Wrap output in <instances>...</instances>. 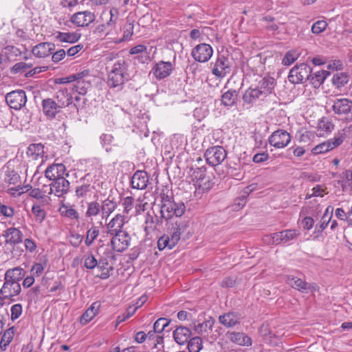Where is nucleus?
Returning <instances> with one entry per match:
<instances>
[{
    "mask_svg": "<svg viewBox=\"0 0 352 352\" xmlns=\"http://www.w3.org/2000/svg\"><path fill=\"white\" fill-rule=\"evenodd\" d=\"M327 27V23L324 21H318L314 23L311 27V31L314 34H318L322 32Z\"/></svg>",
    "mask_w": 352,
    "mask_h": 352,
    "instance_id": "052dcab7",
    "label": "nucleus"
},
{
    "mask_svg": "<svg viewBox=\"0 0 352 352\" xmlns=\"http://www.w3.org/2000/svg\"><path fill=\"white\" fill-rule=\"evenodd\" d=\"M100 204L97 201H92L87 203V208L85 212V217L92 219L93 217L101 213Z\"/></svg>",
    "mask_w": 352,
    "mask_h": 352,
    "instance_id": "ea45409f",
    "label": "nucleus"
},
{
    "mask_svg": "<svg viewBox=\"0 0 352 352\" xmlns=\"http://www.w3.org/2000/svg\"><path fill=\"white\" fill-rule=\"evenodd\" d=\"M157 248L160 251H162L165 248L171 250L174 248V246L172 243H170V236L164 234L158 239Z\"/></svg>",
    "mask_w": 352,
    "mask_h": 352,
    "instance_id": "6e6d98bb",
    "label": "nucleus"
},
{
    "mask_svg": "<svg viewBox=\"0 0 352 352\" xmlns=\"http://www.w3.org/2000/svg\"><path fill=\"white\" fill-rule=\"evenodd\" d=\"M133 23L127 21L123 27V36L118 40L116 39L115 42L119 43L130 40L133 34Z\"/></svg>",
    "mask_w": 352,
    "mask_h": 352,
    "instance_id": "49530a36",
    "label": "nucleus"
},
{
    "mask_svg": "<svg viewBox=\"0 0 352 352\" xmlns=\"http://www.w3.org/2000/svg\"><path fill=\"white\" fill-rule=\"evenodd\" d=\"M15 333V329L14 327H10L5 331L3 335L1 337L0 340V348L5 351L7 349V346L12 340L14 336Z\"/></svg>",
    "mask_w": 352,
    "mask_h": 352,
    "instance_id": "a19ab883",
    "label": "nucleus"
},
{
    "mask_svg": "<svg viewBox=\"0 0 352 352\" xmlns=\"http://www.w3.org/2000/svg\"><path fill=\"white\" fill-rule=\"evenodd\" d=\"M333 129V124L327 119H321L318 124V135L320 136L324 135V133H328Z\"/></svg>",
    "mask_w": 352,
    "mask_h": 352,
    "instance_id": "c03bdc74",
    "label": "nucleus"
},
{
    "mask_svg": "<svg viewBox=\"0 0 352 352\" xmlns=\"http://www.w3.org/2000/svg\"><path fill=\"white\" fill-rule=\"evenodd\" d=\"M211 72L218 78H223L231 71V63L224 55H218L214 62L210 63Z\"/></svg>",
    "mask_w": 352,
    "mask_h": 352,
    "instance_id": "423d86ee",
    "label": "nucleus"
},
{
    "mask_svg": "<svg viewBox=\"0 0 352 352\" xmlns=\"http://www.w3.org/2000/svg\"><path fill=\"white\" fill-rule=\"evenodd\" d=\"M113 12L114 10L113 9L110 10L109 19L106 23L98 25L96 32L100 35L109 36V38L116 40L114 36L117 34V18L115 17Z\"/></svg>",
    "mask_w": 352,
    "mask_h": 352,
    "instance_id": "9b49d317",
    "label": "nucleus"
},
{
    "mask_svg": "<svg viewBox=\"0 0 352 352\" xmlns=\"http://www.w3.org/2000/svg\"><path fill=\"white\" fill-rule=\"evenodd\" d=\"M84 265L87 269L93 270L98 265V260L91 254H87L84 257Z\"/></svg>",
    "mask_w": 352,
    "mask_h": 352,
    "instance_id": "4d7b16f0",
    "label": "nucleus"
},
{
    "mask_svg": "<svg viewBox=\"0 0 352 352\" xmlns=\"http://www.w3.org/2000/svg\"><path fill=\"white\" fill-rule=\"evenodd\" d=\"M131 186L138 190L145 189L148 184V176L144 170H137L131 177Z\"/></svg>",
    "mask_w": 352,
    "mask_h": 352,
    "instance_id": "5701e85b",
    "label": "nucleus"
},
{
    "mask_svg": "<svg viewBox=\"0 0 352 352\" xmlns=\"http://www.w3.org/2000/svg\"><path fill=\"white\" fill-rule=\"evenodd\" d=\"M213 54L212 47L206 43L196 45L191 52L193 58L200 63H206L210 59Z\"/></svg>",
    "mask_w": 352,
    "mask_h": 352,
    "instance_id": "4468645a",
    "label": "nucleus"
},
{
    "mask_svg": "<svg viewBox=\"0 0 352 352\" xmlns=\"http://www.w3.org/2000/svg\"><path fill=\"white\" fill-rule=\"evenodd\" d=\"M44 146L41 143H34L29 145L26 154L33 160L43 158L44 155Z\"/></svg>",
    "mask_w": 352,
    "mask_h": 352,
    "instance_id": "72a5a7b5",
    "label": "nucleus"
},
{
    "mask_svg": "<svg viewBox=\"0 0 352 352\" xmlns=\"http://www.w3.org/2000/svg\"><path fill=\"white\" fill-rule=\"evenodd\" d=\"M187 344L189 352H199L203 347L202 340L197 336L190 338Z\"/></svg>",
    "mask_w": 352,
    "mask_h": 352,
    "instance_id": "3c124183",
    "label": "nucleus"
},
{
    "mask_svg": "<svg viewBox=\"0 0 352 352\" xmlns=\"http://www.w3.org/2000/svg\"><path fill=\"white\" fill-rule=\"evenodd\" d=\"M111 236L110 243L113 250L122 252L129 246L131 237L127 232H121Z\"/></svg>",
    "mask_w": 352,
    "mask_h": 352,
    "instance_id": "ddd939ff",
    "label": "nucleus"
},
{
    "mask_svg": "<svg viewBox=\"0 0 352 352\" xmlns=\"http://www.w3.org/2000/svg\"><path fill=\"white\" fill-rule=\"evenodd\" d=\"M65 166L63 164H53L49 166L45 171V177L50 180L64 177Z\"/></svg>",
    "mask_w": 352,
    "mask_h": 352,
    "instance_id": "c85d7f7f",
    "label": "nucleus"
},
{
    "mask_svg": "<svg viewBox=\"0 0 352 352\" xmlns=\"http://www.w3.org/2000/svg\"><path fill=\"white\" fill-rule=\"evenodd\" d=\"M69 238V242L74 248H78L83 240V236L78 233H72Z\"/></svg>",
    "mask_w": 352,
    "mask_h": 352,
    "instance_id": "e2e57ef3",
    "label": "nucleus"
},
{
    "mask_svg": "<svg viewBox=\"0 0 352 352\" xmlns=\"http://www.w3.org/2000/svg\"><path fill=\"white\" fill-rule=\"evenodd\" d=\"M96 16L91 11L78 12L72 15L70 21L77 27H87L94 21Z\"/></svg>",
    "mask_w": 352,
    "mask_h": 352,
    "instance_id": "dca6fc26",
    "label": "nucleus"
},
{
    "mask_svg": "<svg viewBox=\"0 0 352 352\" xmlns=\"http://www.w3.org/2000/svg\"><path fill=\"white\" fill-rule=\"evenodd\" d=\"M174 65L170 61L160 60L153 65L151 72L157 80L168 77L174 70Z\"/></svg>",
    "mask_w": 352,
    "mask_h": 352,
    "instance_id": "2eb2a0df",
    "label": "nucleus"
},
{
    "mask_svg": "<svg viewBox=\"0 0 352 352\" xmlns=\"http://www.w3.org/2000/svg\"><path fill=\"white\" fill-rule=\"evenodd\" d=\"M299 53L296 50L288 51L283 58L282 63L284 65H290L299 57Z\"/></svg>",
    "mask_w": 352,
    "mask_h": 352,
    "instance_id": "5fc2aeb1",
    "label": "nucleus"
},
{
    "mask_svg": "<svg viewBox=\"0 0 352 352\" xmlns=\"http://www.w3.org/2000/svg\"><path fill=\"white\" fill-rule=\"evenodd\" d=\"M100 308V302L98 301L94 302L80 317V324L85 325L89 322L98 314Z\"/></svg>",
    "mask_w": 352,
    "mask_h": 352,
    "instance_id": "2f4dec72",
    "label": "nucleus"
},
{
    "mask_svg": "<svg viewBox=\"0 0 352 352\" xmlns=\"http://www.w3.org/2000/svg\"><path fill=\"white\" fill-rule=\"evenodd\" d=\"M311 68L305 63L296 65L292 67L288 76L289 81L292 84L303 83L311 76Z\"/></svg>",
    "mask_w": 352,
    "mask_h": 352,
    "instance_id": "20e7f679",
    "label": "nucleus"
},
{
    "mask_svg": "<svg viewBox=\"0 0 352 352\" xmlns=\"http://www.w3.org/2000/svg\"><path fill=\"white\" fill-rule=\"evenodd\" d=\"M214 319L212 317H210L204 322L195 324V330L198 333H203L204 332H206L208 329H211L214 326Z\"/></svg>",
    "mask_w": 352,
    "mask_h": 352,
    "instance_id": "8fccbe9b",
    "label": "nucleus"
},
{
    "mask_svg": "<svg viewBox=\"0 0 352 352\" xmlns=\"http://www.w3.org/2000/svg\"><path fill=\"white\" fill-rule=\"evenodd\" d=\"M194 178L196 179L195 186L196 188L201 192L208 191L212 187V183L210 180L209 177L206 176V169L201 168H197L193 173Z\"/></svg>",
    "mask_w": 352,
    "mask_h": 352,
    "instance_id": "f3484780",
    "label": "nucleus"
},
{
    "mask_svg": "<svg viewBox=\"0 0 352 352\" xmlns=\"http://www.w3.org/2000/svg\"><path fill=\"white\" fill-rule=\"evenodd\" d=\"M330 75V72L326 70H320L314 72L309 80L315 87H319L324 81V80Z\"/></svg>",
    "mask_w": 352,
    "mask_h": 352,
    "instance_id": "58836bf2",
    "label": "nucleus"
},
{
    "mask_svg": "<svg viewBox=\"0 0 352 352\" xmlns=\"http://www.w3.org/2000/svg\"><path fill=\"white\" fill-rule=\"evenodd\" d=\"M55 50V45L52 43H40L33 47L32 53L37 58H45L50 56Z\"/></svg>",
    "mask_w": 352,
    "mask_h": 352,
    "instance_id": "b1692460",
    "label": "nucleus"
},
{
    "mask_svg": "<svg viewBox=\"0 0 352 352\" xmlns=\"http://www.w3.org/2000/svg\"><path fill=\"white\" fill-rule=\"evenodd\" d=\"M55 38L60 42L74 43L80 39V34L75 32H56Z\"/></svg>",
    "mask_w": 352,
    "mask_h": 352,
    "instance_id": "4c0bfd02",
    "label": "nucleus"
},
{
    "mask_svg": "<svg viewBox=\"0 0 352 352\" xmlns=\"http://www.w3.org/2000/svg\"><path fill=\"white\" fill-rule=\"evenodd\" d=\"M56 102L63 109L72 104L73 97L67 88H61L56 92Z\"/></svg>",
    "mask_w": 352,
    "mask_h": 352,
    "instance_id": "c756f323",
    "label": "nucleus"
},
{
    "mask_svg": "<svg viewBox=\"0 0 352 352\" xmlns=\"http://www.w3.org/2000/svg\"><path fill=\"white\" fill-rule=\"evenodd\" d=\"M99 233V228L95 226H92L89 228L86 232V238L85 241V245L88 247L91 246L94 240L98 236Z\"/></svg>",
    "mask_w": 352,
    "mask_h": 352,
    "instance_id": "a18cd8bd",
    "label": "nucleus"
},
{
    "mask_svg": "<svg viewBox=\"0 0 352 352\" xmlns=\"http://www.w3.org/2000/svg\"><path fill=\"white\" fill-rule=\"evenodd\" d=\"M219 322L226 328H232L240 324L241 320V314L237 312L229 311L218 318Z\"/></svg>",
    "mask_w": 352,
    "mask_h": 352,
    "instance_id": "412c9836",
    "label": "nucleus"
},
{
    "mask_svg": "<svg viewBox=\"0 0 352 352\" xmlns=\"http://www.w3.org/2000/svg\"><path fill=\"white\" fill-rule=\"evenodd\" d=\"M291 140V135L283 129L274 131L268 138L270 144L276 148L286 147L290 143Z\"/></svg>",
    "mask_w": 352,
    "mask_h": 352,
    "instance_id": "9d476101",
    "label": "nucleus"
},
{
    "mask_svg": "<svg viewBox=\"0 0 352 352\" xmlns=\"http://www.w3.org/2000/svg\"><path fill=\"white\" fill-rule=\"evenodd\" d=\"M14 214V210L12 207L1 204L0 208V216L3 215L6 217H12Z\"/></svg>",
    "mask_w": 352,
    "mask_h": 352,
    "instance_id": "0e129e2a",
    "label": "nucleus"
},
{
    "mask_svg": "<svg viewBox=\"0 0 352 352\" xmlns=\"http://www.w3.org/2000/svg\"><path fill=\"white\" fill-rule=\"evenodd\" d=\"M23 311V307L21 304H15L11 307L10 312H11V320L12 321L18 319Z\"/></svg>",
    "mask_w": 352,
    "mask_h": 352,
    "instance_id": "680f3d73",
    "label": "nucleus"
},
{
    "mask_svg": "<svg viewBox=\"0 0 352 352\" xmlns=\"http://www.w3.org/2000/svg\"><path fill=\"white\" fill-rule=\"evenodd\" d=\"M170 320L166 318H160L153 324V329L157 333H162L170 323Z\"/></svg>",
    "mask_w": 352,
    "mask_h": 352,
    "instance_id": "603ef678",
    "label": "nucleus"
},
{
    "mask_svg": "<svg viewBox=\"0 0 352 352\" xmlns=\"http://www.w3.org/2000/svg\"><path fill=\"white\" fill-rule=\"evenodd\" d=\"M186 211V206L183 202H175L168 195L163 196L160 204V212L165 219H170L173 217H180Z\"/></svg>",
    "mask_w": 352,
    "mask_h": 352,
    "instance_id": "7ed1b4c3",
    "label": "nucleus"
},
{
    "mask_svg": "<svg viewBox=\"0 0 352 352\" xmlns=\"http://www.w3.org/2000/svg\"><path fill=\"white\" fill-rule=\"evenodd\" d=\"M5 175L3 182L8 185H16L20 183V175L13 168H10L9 165L4 166Z\"/></svg>",
    "mask_w": 352,
    "mask_h": 352,
    "instance_id": "e433bc0d",
    "label": "nucleus"
},
{
    "mask_svg": "<svg viewBox=\"0 0 352 352\" xmlns=\"http://www.w3.org/2000/svg\"><path fill=\"white\" fill-rule=\"evenodd\" d=\"M341 180L339 183L341 184L343 191L352 190V171L351 170H346L341 175Z\"/></svg>",
    "mask_w": 352,
    "mask_h": 352,
    "instance_id": "79ce46f5",
    "label": "nucleus"
},
{
    "mask_svg": "<svg viewBox=\"0 0 352 352\" xmlns=\"http://www.w3.org/2000/svg\"><path fill=\"white\" fill-rule=\"evenodd\" d=\"M275 80L273 78L265 77L256 86H250L242 96L244 104L253 106L272 94Z\"/></svg>",
    "mask_w": 352,
    "mask_h": 352,
    "instance_id": "f257e3e1",
    "label": "nucleus"
},
{
    "mask_svg": "<svg viewBox=\"0 0 352 352\" xmlns=\"http://www.w3.org/2000/svg\"><path fill=\"white\" fill-rule=\"evenodd\" d=\"M285 281L292 288L302 293H307L311 289V285L309 283L292 274L285 276Z\"/></svg>",
    "mask_w": 352,
    "mask_h": 352,
    "instance_id": "4be33fe9",
    "label": "nucleus"
},
{
    "mask_svg": "<svg viewBox=\"0 0 352 352\" xmlns=\"http://www.w3.org/2000/svg\"><path fill=\"white\" fill-rule=\"evenodd\" d=\"M51 55H52V60L54 63H57L60 62V60H62L65 57L66 52L65 50L61 49L55 52H52V54Z\"/></svg>",
    "mask_w": 352,
    "mask_h": 352,
    "instance_id": "69168bd1",
    "label": "nucleus"
},
{
    "mask_svg": "<svg viewBox=\"0 0 352 352\" xmlns=\"http://www.w3.org/2000/svg\"><path fill=\"white\" fill-rule=\"evenodd\" d=\"M129 52L131 54H144L146 60H150V58L148 56L149 52L147 51V47L144 45H136L131 48Z\"/></svg>",
    "mask_w": 352,
    "mask_h": 352,
    "instance_id": "13d9d810",
    "label": "nucleus"
},
{
    "mask_svg": "<svg viewBox=\"0 0 352 352\" xmlns=\"http://www.w3.org/2000/svg\"><path fill=\"white\" fill-rule=\"evenodd\" d=\"M69 182L65 177L58 178L54 181L50 186V194L61 197L66 195L69 190Z\"/></svg>",
    "mask_w": 352,
    "mask_h": 352,
    "instance_id": "aec40b11",
    "label": "nucleus"
},
{
    "mask_svg": "<svg viewBox=\"0 0 352 352\" xmlns=\"http://www.w3.org/2000/svg\"><path fill=\"white\" fill-rule=\"evenodd\" d=\"M2 235L6 238V243L10 245H15L23 241L22 232L19 228L14 227L6 229Z\"/></svg>",
    "mask_w": 352,
    "mask_h": 352,
    "instance_id": "bb28decb",
    "label": "nucleus"
},
{
    "mask_svg": "<svg viewBox=\"0 0 352 352\" xmlns=\"http://www.w3.org/2000/svg\"><path fill=\"white\" fill-rule=\"evenodd\" d=\"M43 113L50 118H54L57 113L60 112L62 108L52 98H46L42 100Z\"/></svg>",
    "mask_w": 352,
    "mask_h": 352,
    "instance_id": "393cba45",
    "label": "nucleus"
},
{
    "mask_svg": "<svg viewBox=\"0 0 352 352\" xmlns=\"http://www.w3.org/2000/svg\"><path fill=\"white\" fill-rule=\"evenodd\" d=\"M299 235V230L296 229L280 231V236H282L283 243L284 244L289 243Z\"/></svg>",
    "mask_w": 352,
    "mask_h": 352,
    "instance_id": "09e8293b",
    "label": "nucleus"
},
{
    "mask_svg": "<svg viewBox=\"0 0 352 352\" xmlns=\"http://www.w3.org/2000/svg\"><path fill=\"white\" fill-rule=\"evenodd\" d=\"M349 76L346 73L340 72L336 73L332 78V83L337 88H341L348 83Z\"/></svg>",
    "mask_w": 352,
    "mask_h": 352,
    "instance_id": "37998d69",
    "label": "nucleus"
},
{
    "mask_svg": "<svg viewBox=\"0 0 352 352\" xmlns=\"http://www.w3.org/2000/svg\"><path fill=\"white\" fill-rule=\"evenodd\" d=\"M238 99V91L235 89H229L221 95V103L222 105L230 107L234 106Z\"/></svg>",
    "mask_w": 352,
    "mask_h": 352,
    "instance_id": "c9c22d12",
    "label": "nucleus"
},
{
    "mask_svg": "<svg viewBox=\"0 0 352 352\" xmlns=\"http://www.w3.org/2000/svg\"><path fill=\"white\" fill-rule=\"evenodd\" d=\"M227 153L221 146H214L208 148L204 154L207 163L216 166L221 164L226 158Z\"/></svg>",
    "mask_w": 352,
    "mask_h": 352,
    "instance_id": "6e6552de",
    "label": "nucleus"
},
{
    "mask_svg": "<svg viewBox=\"0 0 352 352\" xmlns=\"http://www.w3.org/2000/svg\"><path fill=\"white\" fill-rule=\"evenodd\" d=\"M191 336V330L188 327L184 326H178L173 331L174 340L179 345L187 344Z\"/></svg>",
    "mask_w": 352,
    "mask_h": 352,
    "instance_id": "a878e982",
    "label": "nucleus"
},
{
    "mask_svg": "<svg viewBox=\"0 0 352 352\" xmlns=\"http://www.w3.org/2000/svg\"><path fill=\"white\" fill-rule=\"evenodd\" d=\"M74 100L75 103L74 104V106L75 107L77 111H79L80 109L84 108L87 101L85 98L77 96H75Z\"/></svg>",
    "mask_w": 352,
    "mask_h": 352,
    "instance_id": "774afa93",
    "label": "nucleus"
},
{
    "mask_svg": "<svg viewBox=\"0 0 352 352\" xmlns=\"http://www.w3.org/2000/svg\"><path fill=\"white\" fill-rule=\"evenodd\" d=\"M31 210L34 216L36 222L42 223L47 216L45 209L41 208L39 205H32Z\"/></svg>",
    "mask_w": 352,
    "mask_h": 352,
    "instance_id": "de8ad7c7",
    "label": "nucleus"
},
{
    "mask_svg": "<svg viewBox=\"0 0 352 352\" xmlns=\"http://www.w3.org/2000/svg\"><path fill=\"white\" fill-rule=\"evenodd\" d=\"M76 195L78 198L86 197L91 192V187L89 184H85L78 186L76 188Z\"/></svg>",
    "mask_w": 352,
    "mask_h": 352,
    "instance_id": "864d4df0",
    "label": "nucleus"
},
{
    "mask_svg": "<svg viewBox=\"0 0 352 352\" xmlns=\"http://www.w3.org/2000/svg\"><path fill=\"white\" fill-rule=\"evenodd\" d=\"M226 336L230 342L240 346H250L252 344V339L242 332L228 331Z\"/></svg>",
    "mask_w": 352,
    "mask_h": 352,
    "instance_id": "cd10ccee",
    "label": "nucleus"
},
{
    "mask_svg": "<svg viewBox=\"0 0 352 352\" xmlns=\"http://www.w3.org/2000/svg\"><path fill=\"white\" fill-rule=\"evenodd\" d=\"M125 217L120 214H116L113 217L110 221L107 224V233L110 235H114L121 232H124L123 230L125 224Z\"/></svg>",
    "mask_w": 352,
    "mask_h": 352,
    "instance_id": "6ab92c4d",
    "label": "nucleus"
},
{
    "mask_svg": "<svg viewBox=\"0 0 352 352\" xmlns=\"http://www.w3.org/2000/svg\"><path fill=\"white\" fill-rule=\"evenodd\" d=\"M101 207V214L103 219H107L110 214L117 208V203L114 201V199H110L108 197L102 201L100 204Z\"/></svg>",
    "mask_w": 352,
    "mask_h": 352,
    "instance_id": "f704fd0d",
    "label": "nucleus"
},
{
    "mask_svg": "<svg viewBox=\"0 0 352 352\" xmlns=\"http://www.w3.org/2000/svg\"><path fill=\"white\" fill-rule=\"evenodd\" d=\"M122 204L124 207V212L128 214L131 212L133 208L134 199L131 196L126 197L124 198Z\"/></svg>",
    "mask_w": 352,
    "mask_h": 352,
    "instance_id": "bf43d9fd",
    "label": "nucleus"
},
{
    "mask_svg": "<svg viewBox=\"0 0 352 352\" xmlns=\"http://www.w3.org/2000/svg\"><path fill=\"white\" fill-rule=\"evenodd\" d=\"M344 140V136L343 135L335 136L333 138L329 139L314 146L311 149V153L314 155L326 153L340 146L343 142Z\"/></svg>",
    "mask_w": 352,
    "mask_h": 352,
    "instance_id": "f8f14e48",
    "label": "nucleus"
},
{
    "mask_svg": "<svg viewBox=\"0 0 352 352\" xmlns=\"http://www.w3.org/2000/svg\"><path fill=\"white\" fill-rule=\"evenodd\" d=\"M21 291V287L19 283H13L8 280L4 281L2 287L0 289V294L5 299H9L11 301H14L13 297L19 295Z\"/></svg>",
    "mask_w": 352,
    "mask_h": 352,
    "instance_id": "a211bd4d",
    "label": "nucleus"
},
{
    "mask_svg": "<svg viewBox=\"0 0 352 352\" xmlns=\"http://www.w3.org/2000/svg\"><path fill=\"white\" fill-rule=\"evenodd\" d=\"M6 101L11 109L20 110L27 102L26 94L21 89L12 91L6 94Z\"/></svg>",
    "mask_w": 352,
    "mask_h": 352,
    "instance_id": "1a4fd4ad",
    "label": "nucleus"
},
{
    "mask_svg": "<svg viewBox=\"0 0 352 352\" xmlns=\"http://www.w3.org/2000/svg\"><path fill=\"white\" fill-rule=\"evenodd\" d=\"M75 84L69 89L77 92L79 95L84 96L91 88V76L88 70L75 74Z\"/></svg>",
    "mask_w": 352,
    "mask_h": 352,
    "instance_id": "0eeeda50",
    "label": "nucleus"
},
{
    "mask_svg": "<svg viewBox=\"0 0 352 352\" xmlns=\"http://www.w3.org/2000/svg\"><path fill=\"white\" fill-rule=\"evenodd\" d=\"M44 271V266L42 263H34L30 270L31 274L34 276H40Z\"/></svg>",
    "mask_w": 352,
    "mask_h": 352,
    "instance_id": "338daca9",
    "label": "nucleus"
},
{
    "mask_svg": "<svg viewBox=\"0 0 352 352\" xmlns=\"http://www.w3.org/2000/svg\"><path fill=\"white\" fill-rule=\"evenodd\" d=\"M58 212L62 217L71 220L78 221L80 219V214L78 211L69 204L62 203L58 208Z\"/></svg>",
    "mask_w": 352,
    "mask_h": 352,
    "instance_id": "473e14b6",
    "label": "nucleus"
},
{
    "mask_svg": "<svg viewBox=\"0 0 352 352\" xmlns=\"http://www.w3.org/2000/svg\"><path fill=\"white\" fill-rule=\"evenodd\" d=\"M332 110L339 116H342L348 121L352 122V100L346 98H336L333 101Z\"/></svg>",
    "mask_w": 352,
    "mask_h": 352,
    "instance_id": "39448f33",
    "label": "nucleus"
},
{
    "mask_svg": "<svg viewBox=\"0 0 352 352\" xmlns=\"http://www.w3.org/2000/svg\"><path fill=\"white\" fill-rule=\"evenodd\" d=\"M25 274L26 272L23 268L21 267H15L6 270L4 280L19 283V282L25 276Z\"/></svg>",
    "mask_w": 352,
    "mask_h": 352,
    "instance_id": "7c9ffc66",
    "label": "nucleus"
},
{
    "mask_svg": "<svg viewBox=\"0 0 352 352\" xmlns=\"http://www.w3.org/2000/svg\"><path fill=\"white\" fill-rule=\"evenodd\" d=\"M128 64L124 59H120L113 63L108 72L107 85L111 88L121 90L125 82L128 80Z\"/></svg>",
    "mask_w": 352,
    "mask_h": 352,
    "instance_id": "f03ea898",
    "label": "nucleus"
}]
</instances>
